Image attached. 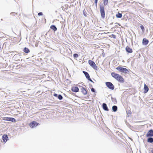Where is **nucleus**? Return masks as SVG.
<instances>
[{
	"label": "nucleus",
	"instance_id": "obj_13",
	"mask_svg": "<svg viewBox=\"0 0 153 153\" xmlns=\"http://www.w3.org/2000/svg\"><path fill=\"white\" fill-rule=\"evenodd\" d=\"M149 41L145 38L143 39L142 41L143 45H147L149 43Z\"/></svg>",
	"mask_w": 153,
	"mask_h": 153
},
{
	"label": "nucleus",
	"instance_id": "obj_25",
	"mask_svg": "<svg viewBox=\"0 0 153 153\" xmlns=\"http://www.w3.org/2000/svg\"><path fill=\"white\" fill-rule=\"evenodd\" d=\"M58 99L60 100H62L63 99V97L61 94H59L57 96Z\"/></svg>",
	"mask_w": 153,
	"mask_h": 153
},
{
	"label": "nucleus",
	"instance_id": "obj_37",
	"mask_svg": "<svg viewBox=\"0 0 153 153\" xmlns=\"http://www.w3.org/2000/svg\"><path fill=\"white\" fill-rule=\"evenodd\" d=\"M112 37L113 38H116V36L114 35V34H112Z\"/></svg>",
	"mask_w": 153,
	"mask_h": 153
},
{
	"label": "nucleus",
	"instance_id": "obj_8",
	"mask_svg": "<svg viewBox=\"0 0 153 153\" xmlns=\"http://www.w3.org/2000/svg\"><path fill=\"white\" fill-rule=\"evenodd\" d=\"M4 120L6 121H10L14 123L16 122V120L14 118L11 117H5L4 118Z\"/></svg>",
	"mask_w": 153,
	"mask_h": 153
},
{
	"label": "nucleus",
	"instance_id": "obj_20",
	"mask_svg": "<svg viewBox=\"0 0 153 153\" xmlns=\"http://www.w3.org/2000/svg\"><path fill=\"white\" fill-rule=\"evenodd\" d=\"M112 109L114 112H115L117 110V107L116 105H114L112 107Z\"/></svg>",
	"mask_w": 153,
	"mask_h": 153
},
{
	"label": "nucleus",
	"instance_id": "obj_31",
	"mask_svg": "<svg viewBox=\"0 0 153 153\" xmlns=\"http://www.w3.org/2000/svg\"><path fill=\"white\" fill-rule=\"evenodd\" d=\"M16 14L17 15V13H16L15 12H12L10 13V15L12 16H14Z\"/></svg>",
	"mask_w": 153,
	"mask_h": 153
},
{
	"label": "nucleus",
	"instance_id": "obj_29",
	"mask_svg": "<svg viewBox=\"0 0 153 153\" xmlns=\"http://www.w3.org/2000/svg\"><path fill=\"white\" fill-rule=\"evenodd\" d=\"M140 27L142 31L143 32L145 30V28L143 26L141 25L140 26Z\"/></svg>",
	"mask_w": 153,
	"mask_h": 153
},
{
	"label": "nucleus",
	"instance_id": "obj_43",
	"mask_svg": "<svg viewBox=\"0 0 153 153\" xmlns=\"http://www.w3.org/2000/svg\"><path fill=\"white\" fill-rule=\"evenodd\" d=\"M130 126V125L129 124L128 125V126Z\"/></svg>",
	"mask_w": 153,
	"mask_h": 153
},
{
	"label": "nucleus",
	"instance_id": "obj_11",
	"mask_svg": "<svg viewBox=\"0 0 153 153\" xmlns=\"http://www.w3.org/2000/svg\"><path fill=\"white\" fill-rule=\"evenodd\" d=\"M2 139L4 143H5L8 140V137L7 134H4L2 137Z\"/></svg>",
	"mask_w": 153,
	"mask_h": 153
},
{
	"label": "nucleus",
	"instance_id": "obj_38",
	"mask_svg": "<svg viewBox=\"0 0 153 153\" xmlns=\"http://www.w3.org/2000/svg\"><path fill=\"white\" fill-rule=\"evenodd\" d=\"M21 62H25V61L24 59H21Z\"/></svg>",
	"mask_w": 153,
	"mask_h": 153
},
{
	"label": "nucleus",
	"instance_id": "obj_34",
	"mask_svg": "<svg viewBox=\"0 0 153 153\" xmlns=\"http://www.w3.org/2000/svg\"><path fill=\"white\" fill-rule=\"evenodd\" d=\"M98 1V0H95V6L96 7H97Z\"/></svg>",
	"mask_w": 153,
	"mask_h": 153
},
{
	"label": "nucleus",
	"instance_id": "obj_16",
	"mask_svg": "<svg viewBox=\"0 0 153 153\" xmlns=\"http://www.w3.org/2000/svg\"><path fill=\"white\" fill-rule=\"evenodd\" d=\"M126 51L128 52V53H131L133 51L132 50L131 48H130L128 46H127L126 48Z\"/></svg>",
	"mask_w": 153,
	"mask_h": 153
},
{
	"label": "nucleus",
	"instance_id": "obj_15",
	"mask_svg": "<svg viewBox=\"0 0 153 153\" xmlns=\"http://www.w3.org/2000/svg\"><path fill=\"white\" fill-rule=\"evenodd\" d=\"M81 92L83 95H86L87 94V91L86 89L84 87H82L81 88Z\"/></svg>",
	"mask_w": 153,
	"mask_h": 153
},
{
	"label": "nucleus",
	"instance_id": "obj_28",
	"mask_svg": "<svg viewBox=\"0 0 153 153\" xmlns=\"http://www.w3.org/2000/svg\"><path fill=\"white\" fill-rule=\"evenodd\" d=\"M83 15L85 16H87V13L85 11V10L84 9V10H83Z\"/></svg>",
	"mask_w": 153,
	"mask_h": 153
},
{
	"label": "nucleus",
	"instance_id": "obj_9",
	"mask_svg": "<svg viewBox=\"0 0 153 153\" xmlns=\"http://www.w3.org/2000/svg\"><path fill=\"white\" fill-rule=\"evenodd\" d=\"M147 137H153V130L151 129L149 130L146 134Z\"/></svg>",
	"mask_w": 153,
	"mask_h": 153
},
{
	"label": "nucleus",
	"instance_id": "obj_5",
	"mask_svg": "<svg viewBox=\"0 0 153 153\" xmlns=\"http://www.w3.org/2000/svg\"><path fill=\"white\" fill-rule=\"evenodd\" d=\"M40 124L39 123L35 121H33L30 123L29 124V126L31 128L35 127L39 125Z\"/></svg>",
	"mask_w": 153,
	"mask_h": 153
},
{
	"label": "nucleus",
	"instance_id": "obj_26",
	"mask_svg": "<svg viewBox=\"0 0 153 153\" xmlns=\"http://www.w3.org/2000/svg\"><path fill=\"white\" fill-rule=\"evenodd\" d=\"M127 116L128 117H129L130 116V115H131V112L130 110H128L127 111Z\"/></svg>",
	"mask_w": 153,
	"mask_h": 153
},
{
	"label": "nucleus",
	"instance_id": "obj_3",
	"mask_svg": "<svg viewBox=\"0 0 153 153\" xmlns=\"http://www.w3.org/2000/svg\"><path fill=\"white\" fill-rule=\"evenodd\" d=\"M88 62L90 65L94 69L97 70L98 67L94 61L91 60H89Z\"/></svg>",
	"mask_w": 153,
	"mask_h": 153
},
{
	"label": "nucleus",
	"instance_id": "obj_40",
	"mask_svg": "<svg viewBox=\"0 0 153 153\" xmlns=\"http://www.w3.org/2000/svg\"><path fill=\"white\" fill-rule=\"evenodd\" d=\"M152 153H153V150L151 151Z\"/></svg>",
	"mask_w": 153,
	"mask_h": 153
},
{
	"label": "nucleus",
	"instance_id": "obj_22",
	"mask_svg": "<svg viewBox=\"0 0 153 153\" xmlns=\"http://www.w3.org/2000/svg\"><path fill=\"white\" fill-rule=\"evenodd\" d=\"M23 51L26 53H28L30 52V50L28 48L25 47L23 49Z\"/></svg>",
	"mask_w": 153,
	"mask_h": 153
},
{
	"label": "nucleus",
	"instance_id": "obj_21",
	"mask_svg": "<svg viewBox=\"0 0 153 153\" xmlns=\"http://www.w3.org/2000/svg\"><path fill=\"white\" fill-rule=\"evenodd\" d=\"M147 139V142L150 143H152L153 142V138L151 137H148Z\"/></svg>",
	"mask_w": 153,
	"mask_h": 153
},
{
	"label": "nucleus",
	"instance_id": "obj_30",
	"mask_svg": "<svg viewBox=\"0 0 153 153\" xmlns=\"http://www.w3.org/2000/svg\"><path fill=\"white\" fill-rule=\"evenodd\" d=\"M73 56H74V58L75 59V58H77L78 57V54L77 53H74L73 55Z\"/></svg>",
	"mask_w": 153,
	"mask_h": 153
},
{
	"label": "nucleus",
	"instance_id": "obj_18",
	"mask_svg": "<svg viewBox=\"0 0 153 153\" xmlns=\"http://www.w3.org/2000/svg\"><path fill=\"white\" fill-rule=\"evenodd\" d=\"M144 89L145 93H147L149 90L148 87L145 84L144 85Z\"/></svg>",
	"mask_w": 153,
	"mask_h": 153
},
{
	"label": "nucleus",
	"instance_id": "obj_39",
	"mask_svg": "<svg viewBox=\"0 0 153 153\" xmlns=\"http://www.w3.org/2000/svg\"><path fill=\"white\" fill-rule=\"evenodd\" d=\"M89 85L90 86V87H91L92 86V85Z\"/></svg>",
	"mask_w": 153,
	"mask_h": 153
},
{
	"label": "nucleus",
	"instance_id": "obj_12",
	"mask_svg": "<svg viewBox=\"0 0 153 153\" xmlns=\"http://www.w3.org/2000/svg\"><path fill=\"white\" fill-rule=\"evenodd\" d=\"M71 90L74 92H78L79 89L78 88L77 86H73L71 88Z\"/></svg>",
	"mask_w": 153,
	"mask_h": 153
},
{
	"label": "nucleus",
	"instance_id": "obj_35",
	"mask_svg": "<svg viewBox=\"0 0 153 153\" xmlns=\"http://www.w3.org/2000/svg\"><path fill=\"white\" fill-rule=\"evenodd\" d=\"M58 94H56V93H54V94H53V96H54V97H57V96H58Z\"/></svg>",
	"mask_w": 153,
	"mask_h": 153
},
{
	"label": "nucleus",
	"instance_id": "obj_17",
	"mask_svg": "<svg viewBox=\"0 0 153 153\" xmlns=\"http://www.w3.org/2000/svg\"><path fill=\"white\" fill-rule=\"evenodd\" d=\"M111 75L115 79H117L118 78V77L119 76V74H118L115 72H112L111 73Z\"/></svg>",
	"mask_w": 153,
	"mask_h": 153
},
{
	"label": "nucleus",
	"instance_id": "obj_19",
	"mask_svg": "<svg viewBox=\"0 0 153 153\" xmlns=\"http://www.w3.org/2000/svg\"><path fill=\"white\" fill-rule=\"evenodd\" d=\"M50 28L53 30L54 32L56 31L57 30V27L54 25H52L50 27Z\"/></svg>",
	"mask_w": 153,
	"mask_h": 153
},
{
	"label": "nucleus",
	"instance_id": "obj_4",
	"mask_svg": "<svg viewBox=\"0 0 153 153\" xmlns=\"http://www.w3.org/2000/svg\"><path fill=\"white\" fill-rule=\"evenodd\" d=\"M105 84L106 85L109 89L111 90H113L114 89V85L111 82H105Z\"/></svg>",
	"mask_w": 153,
	"mask_h": 153
},
{
	"label": "nucleus",
	"instance_id": "obj_2",
	"mask_svg": "<svg viewBox=\"0 0 153 153\" xmlns=\"http://www.w3.org/2000/svg\"><path fill=\"white\" fill-rule=\"evenodd\" d=\"M100 11L101 17L104 18L105 16V11L104 9V7L103 5H100Z\"/></svg>",
	"mask_w": 153,
	"mask_h": 153
},
{
	"label": "nucleus",
	"instance_id": "obj_27",
	"mask_svg": "<svg viewBox=\"0 0 153 153\" xmlns=\"http://www.w3.org/2000/svg\"><path fill=\"white\" fill-rule=\"evenodd\" d=\"M111 99L112 102H113L115 103L117 102L116 99V98H113V97H111Z\"/></svg>",
	"mask_w": 153,
	"mask_h": 153
},
{
	"label": "nucleus",
	"instance_id": "obj_7",
	"mask_svg": "<svg viewBox=\"0 0 153 153\" xmlns=\"http://www.w3.org/2000/svg\"><path fill=\"white\" fill-rule=\"evenodd\" d=\"M21 54H15L13 57V58L14 60L18 62L20 60L19 59L20 58Z\"/></svg>",
	"mask_w": 153,
	"mask_h": 153
},
{
	"label": "nucleus",
	"instance_id": "obj_1",
	"mask_svg": "<svg viewBox=\"0 0 153 153\" xmlns=\"http://www.w3.org/2000/svg\"><path fill=\"white\" fill-rule=\"evenodd\" d=\"M116 69L120 72L125 74H128L129 72V71L127 69L123 67H118L116 68Z\"/></svg>",
	"mask_w": 153,
	"mask_h": 153
},
{
	"label": "nucleus",
	"instance_id": "obj_33",
	"mask_svg": "<svg viewBox=\"0 0 153 153\" xmlns=\"http://www.w3.org/2000/svg\"><path fill=\"white\" fill-rule=\"evenodd\" d=\"M38 15L39 16H41L43 15V13L42 12H39L38 13Z\"/></svg>",
	"mask_w": 153,
	"mask_h": 153
},
{
	"label": "nucleus",
	"instance_id": "obj_6",
	"mask_svg": "<svg viewBox=\"0 0 153 153\" xmlns=\"http://www.w3.org/2000/svg\"><path fill=\"white\" fill-rule=\"evenodd\" d=\"M83 73L84 74L86 78L89 81L91 82L94 83V82L90 78L88 72L85 71H83Z\"/></svg>",
	"mask_w": 153,
	"mask_h": 153
},
{
	"label": "nucleus",
	"instance_id": "obj_32",
	"mask_svg": "<svg viewBox=\"0 0 153 153\" xmlns=\"http://www.w3.org/2000/svg\"><path fill=\"white\" fill-rule=\"evenodd\" d=\"M91 91L92 92H94V93H95L96 92V91H95V90L94 89V88H91Z\"/></svg>",
	"mask_w": 153,
	"mask_h": 153
},
{
	"label": "nucleus",
	"instance_id": "obj_23",
	"mask_svg": "<svg viewBox=\"0 0 153 153\" xmlns=\"http://www.w3.org/2000/svg\"><path fill=\"white\" fill-rule=\"evenodd\" d=\"M116 16L117 18H121L122 17V14L121 13H118L116 14Z\"/></svg>",
	"mask_w": 153,
	"mask_h": 153
},
{
	"label": "nucleus",
	"instance_id": "obj_10",
	"mask_svg": "<svg viewBox=\"0 0 153 153\" xmlns=\"http://www.w3.org/2000/svg\"><path fill=\"white\" fill-rule=\"evenodd\" d=\"M118 78L116 80L118 82L121 83H123L124 82V79L121 75H119V76H118Z\"/></svg>",
	"mask_w": 153,
	"mask_h": 153
},
{
	"label": "nucleus",
	"instance_id": "obj_24",
	"mask_svg": "<svg viewBox=\"0 0 153 153\" xmlns=\"http://www.w3.org/2000/svg\"><path fill=\"white\" fill-rule=\"evenodd\" d=\"M103 4L104 6H106L108 3V0H103Z\"/></svg>",
	"mask_w": 153,
	"mask_h": 153
},
{
	"label": "nucleus",
	"instance_id": "obj_14",
	"mask_svg": "<svg viewBox=\"0 0 153 153\" xmlns=\"http://www.w3.org/2000/svg\"><path fill=\"white\" fill-rule=\"evenodd\" d=\"M103 109L105 111H108L109 110L106 104L105 103H103L102 105Z\"/></svg>",
	"mask_w": 153,
	"mask_h": 153
},
{
	"label": "nucleus",
	"instance_id": "obj_36",
	"mask_svg": "<svg viewBox=\"0 0 153 153\" xmlns=\"http://www.w3.org/2000/svg\"><path fill=\"white\" fill-rule=\"evenodd\" d=\"M3 48V47H2V45L0 44V50H1Z\"/></svg>",
	"mask_w": 153,
	"mask_h": 153
},
{
	"label": "nucleus",
	"instance_id": "obj_42",
	"mask_svg": "<svg viewBox=\"0 0 153 153\" xmlns=\"http://www.w3.org/2000/svg\"><path fill=\"white\" fill-rule=\"evenodd\" d=\"M130 126V125L129 124L128 125V126Z\"/></svg>",
	"mask_w": 153,
	"mask_h": 153
},
{
	"label": "nucleus",
	"instance_id": "obj_41",
	"mask_svg": "<svg viewBox=\"0 0 153 153\" xmlns=\"http://www.w3.org/2000/svg\"><path fill=\"white\" fill-rule=\"evenodd\" d=\"M1 21H2V20H3V19H1Z\"/></svg>",
	"mask_w": 153,
	"mask_h": 153
}]
</instances>
